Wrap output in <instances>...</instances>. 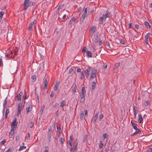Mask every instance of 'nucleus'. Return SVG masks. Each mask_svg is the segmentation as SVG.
Masks as SVG:
<instances>
[{
  "mask_svg": "<svg viewBox=\"0 0 152 152\" xmlns=\"http://www.w3.org/2000/svg\"><path fill=\"white\" fill-rule=\"evenodd\" d=\"M24 4V7L23 9L25 10H26L28 7H31L34 5L33 2L31 1L30 0H25Z\"/></svg>",
  "mask_w": 152,
  "mask_h": 152,
  "instance_id": "1",
  "label": "nucleus"
},
{
  "mask_svg": "<svg viewBox=\"0 0 152 152\" xmlns=\"http://www.w3.org/2000/svg\"><path fill=\"white\" fill-rule=\"evenodd\" d=\"M97 73V70L94 68L92 70L91 74V75L90 79L92 80L96 77V74Z\"/></svg>",
  "mask_w": 152,
  "mask_h": 152,
  "instance_id": "2",
  "label": "nucleus"
},
{
  "mask_svg": "<svg viewBox=\"0 0 152 152\" xmlns=\"http://www.w3.org/2000/svg\"><path fill=\"white\" fill-rule=\"evenodd\" d=\"M18 124V122L17 121V119L16 118H15L12 122L11 125V128L16 129L17 127Z\"/></svg>",
  "mask_w": 152,
  "mask_h": 152,
  "instance_id": "3",
  "label": "nucleus"
},
{
  "mask_svg": "<svg viewBox=\"0 0 152 152\" xmlns=\"http://www.w3.org/2000/svg\"><path fill=\"white\" fill-rule=\"evenodd\" d=\"M18 111L17 115L18 116H19L21 112V108L22 107V104L21 103H20L18 104Z\"/></svg>",
  "mask_w": 152,
  "mask_h": 152,
  "instance_id": "4",
  "label": "nucleus"
},
{
  "mask_svg": "<svg viewBox=\"0 0 152 152\" xmlns=\"http://www.w3.org/2000/svg\"><path fill=\"white\" fill-rule=\"evenodd\" d=\"M86 94H80V96L81 97V99H80V101L81 102H82L83 103L85 100V96H86Z\"/></svg>",
  "mask_w": 152,
  "mask_h": 152,
  "instance_id": "5",
  "label": "nucleus"
},
{
  "mask_svg": "<svg viewBox=\"0 0 152 152\" xmlns=\"http://www.w3.org/2000/svg\"><path fill=\"white\" fill-rule=\"evenodd\" d=\"M137 107L134 106L133 107V111L134 112V118H135L136 116V115L138 113V110H137Z\"/></svg>",
  "mask_w": 152,
  "mask_h": 152,
  "instance_id": "6",
  "label": "nucleus"
},
{
  "mask_svg": "<svg viewBox=\"0 0 152 152\" xmlns=\"http://www.w3.org/2000/svg\"><path fill=\"white\" fill-rule=\"evenodd\" d=\"M64 7V5L61 4L58 7V8L57 10L56 13H57V14H58V15H59L60 14V13L59 12V10L61 9H62Z\"/></svg>",
  "mask_w": 152,
  "mask_h": 152,
  "instance_id": "7",
  "label": "nucleus"
},
{
  "mask_svg": "<svg viewBox=\"0 0 152 152\" xmlns=\"http://www.w3.org/2000/svg\"><path fill=\"white\" fill-rule=\"evenodd\" d=\"M77 20V18L74 17L72 18L69 23V24L71 25L73 24V22H75Z\"/></svg>",
  "mask_w": 152,
  "mask_h": 152,
  "instance_id": "8",
  "label": "nucleus"
},
{
  "mask_svg": "<svg viewBox=\"0 0 152 152\" xmlns=\"http://www.w3.org/2000/svg\"><path fill=\"white\" fill-rule=\"evenodd\" d=\"M105 18L104 17V14L102 16L100 17L99 20V24H102L103 23V20Z\"/></svg>",
  "mask_w": 152,
  "mask_h": 152,
  "instance_id": "9",
  "label": "nucleus"
},
{
  "mask_svg": "<svg viewBox=\"0 0 152 152\" xmlns=\"http://www.w3.org/2000/svg\"><path fill=\"white\" fill-rule=\"evenodd\" d=\"M44 85L43 86V88L44 89H45L47 88V86L48 84V81L47 79H45L44 82Z\"/></svg>",
  "mask_w": 152,
  "mask_h": 152,
  "instance_id": "10",
  "label": "nucleus"
},
{
  "mask_svg": "<svg viewBox=\"0 0 152 152\" xmlns=\"http://www.w3.org/2000/svg\"><path fill=\"white\" fill-rule=\"evenodd\" d=\"M23 95V92H20L17 96V100L18 101H20L21 99V96Z\"/></svg>",
  "mask_w": 152,
  "mask_h": 152,
  "instance_id": "11",
  "label": "nucleus"
},
{
  "mask_svg": "<svg viewBox=\"0 0 152 152\" xmlns=\"http://www.w3.org/2000/svg\"><path fill=\"white\" fill-rule=\"evenodd\" d=\"M110 16V13L107 10L106 13L105 15H104V17L105 18V20L106 18H109Z\"/></svg>",
  "mask_w": 152,
  "mask_h": 152,
  "instance_id": "12",
  "label": "nucleus"
},
{
  "mask_svg": "<svg viewBox=\"0 0 152 152\" xmlns=\"http://www.w3.org/2000/svg\"><path fill=\"white\" fill-rule=\"evenodd\" d=\"M92 87L91 89L93 91L95 88L96 86V83L94 81H93L91 83Z\"/></svg>",
  "mask_w": 152,
  "mask_h": 152,
  "instance_id": "13",
  "label": "nucleus"
},
{
  "mask_svg": "<svg viewBox=\"0 0 152 152\" xmlns=\"http://www.w3.org/2000/svg\"><path fill=\"white\" fill-rule=\"evenodd\" d=\"M32 110V106L31 105H29V107L27 108L26 109V113H28V112L31 111Z\"/></svg>",
  "mask_w": 152,
  "mask_h": 152,
  "instance_id": "14",
  "label": "nucleus"
},
{
  "mask_svg": "<svg viewBox=\"0 0 152 152\" xmlns=\"http://www.w3.org/2000/svg\"><path fill=\"white\" fill-rule=\"evenodd\" d=\"M143 118H142L141 115L140 114L139 115V118L138 120V121L140 123H142L143 120Z\"/></svg>",
  "mask_w": 152,
  "mask_h": 152,
  "instance_id": "15",
  "label": "nucleus"
},
{
  "mask_svg": "<svg viewBox=\"0 0 152 152\" xmlns=\"http://www.w3.org/2000/svg\"><path fill=\"white\" fill-rule=\"evenodd\" d=\"M7 97L5 99L4 101L3 102V106L4 107L3 111H4V108L5 107L6 104L7 103Z\"/></svg>",
  "mask_w": 152,
  "mask_h": 152,
  "instance_id": "16",
  "label": "nucleus"
},
{
  "mask_svg": "<svg viewBox=\"0 0 152 152\" xmlns=\"http://www.w3.org/2000/svg\"><path fill=\"white\" fill-rule=\"evenodd\" d=\"M88 135L87 134L85 135L83 137V142H87L88 141Z\"/></svg>",
  "mask_w": 152,
  "mask_h": 152,
  "instance_id": "17",
  "label": "nucleus"
},
{
  "mask_svg": "<svg viewBox=\"0 0 152 152\" xmlns=\"http://www.w3.org/2000/svg\"><path fill=\"white\" fill-rule=\"evenodd\" d=\"M86 55L89 57H91L92 56V53L89 51H87L86 52Z\"/></svg>",
  "mask_w": 152,
  "mask_h": 152,
  "instance_id": "18",
  "label": "nucleus"
},
{
  "mask_svg": "<svg viewBox=\"0 0 152 152\" xmlns=\"http://www.w3.org/2000/svg\"><path fill=\"white\" fill-rule=\"evenodd\" d=\"M86 17L82 15V17L80 18V24H82L83 23L85 18Z\"/></svg>",
  "mask_w": 152,
  "mask_h": 152,
  "instance_id": "19",
  "label": "nucleus"
},
{
  "mask_svg": "<svg viewBox=\"0 0 152 152\" xmlns=\"http://www.w3.org/2000/svg\"><path fill=\"white\" fill-rule=\"evenodd\" d=\"M136 131L135 132H134L132 135V136H133L135 135H136L138 134L140 132H141L140 130L139 129H135Z\"/></svg>",
  "mask_w": 152,
  "mask_h": 152,
  "instance_id": "20",
  "label": "nucleus"
},
{
  "mask_svg": "<svg viewBox=\"0 0 152 152\" xmlns=\"http://www.w3.org/2000/svg\"><path fill=\"white\" fill-rule=\"evenodd\" d=\"M15 129L11 128L10 132L9 134V136H10V135H11V136H13V135L14 133V130Z\"/></svg>",
  "mask_w": 152,
  "mask_h": 152,
  "instance_id": "21",
  "label": "nucleus"
},
{
  "mask_svg": "<svg viewBox=\"0 0 152 152\" xmlns=\"http://www.w3.org/2000/svg\"><path fill=\"white\" fill-rule=\"evenodd\" d=\"M86 88L85 87H83L82 89L81 90V94H86Z\"/></svg>",
  "mask_w": 152,
  "mask_h": 152,
  "instance_id": "22",
  "label": "nucleus"
},
{
  "mask_svg": "<svg viewBox=\"0 0 152 152\" xmlns=\"http://www.w3.org/2000/svg\"><path fill=\"white\" fill-rule=\"evenodd\" d=\"M66 101L65 100H63L61 102L60 107L63 108L66 105Z\"/></svg>",
  "mask_w": 152,
  "mask_h": 152,
  "instance_id": "23",
  "label": "nucleus"
},
{
  "mask_svg": "<svg viewBox=\"0 0 152 152\" xmlns=\"http://www.w3.org/2000/svg\"><path fill=\"white\" fill-rule=\"evenodd\" d=\"M87 9H88V8H86L84 10V12L83 13V14L82 15L85 16L87 17Z\"/></svg>",
  "mask_w": 152,
  "mask_h": 152,
  "instance_id": "24",
  "label": "nucleus"
},
{
  "mask_svg": "<svg viewBox=\"0 0 152 152\" xmlns=\"http://www.w3.org/2000/svg\"><path fill=\"white\" fill-rule=\"evenodd\" d=\"M45 107V105H43V106H42L41 107V109H40V113L41 115H42L43 113V111H44V110Z\"/></svg>",
  "mask_w": 152,
  "mask_h": 152,
  "instance_id": "25",
  "label": "nucleus"
},
{
  "mask_svg": "<svg viewBox=\"0 0 152 152\" xmlns=\"http://www.w3.org/2000/svg\"><path fill=\"white\" fill-rule=\"evenodd\" d=\"M91 69L90 67H88L85 71V72L86 74H89V72L90 71Z\"/></svg>",
  "mask_w": 152,
  "mask_h": 152,
  "instance_id": "26",
  "label": "nucleus"
},
{
  "mask_svg": "<svg viewBox=\"0 0 152 152\" xmlns=\"http://www.w3.org/2000/svg\"><path fill=\"white\" fill-rule=\"evenodd\" d=\"M26 91L25 90V93L24 94L23 97V99H24V103L25 102V99H27V98H26Z\"/></svg>",
  "mask_w": 152,
  "mask_h": 152,
  "instance_id": "27",
  "label": "nucleus"
},
{
  "mask_svg": "<svg viewBox=\"0 0 152 152\" xmlns=\"http://www.w3.org/2000/svg\"><path fill=\"white\" fill-rule=\"evenodd\" d=\"M31 79L32 81V82H34L36 79V76L35 75H34L31 77Z\"/></svg>",
  "mask_w": 152,
  "mask_h": 152,
  "instance_id": "28",
  "label": "nucleus"
},
{
  "mask_svg": "<svg viewBox=\"0 0 152 152\" xmlns=\"http://www.w3.org/2000/svg\"><path fill=\"white\" fill-rule=\"evenodd\" d=\"M145 26H147L148 28H149L151 27V26L149 25V23L147 21H145Z\"/></svg>",
  "mask_w": 152,
  "mask_h": 152,
  "instance_id": "29",
  "label": "nucleus"
},
{
  "mask_svg": "<svg viewBox=\"0 0 152 152\" xmlns=\"http://www.w3.org/2000/svg\"><path fill=\"white\" fill-rule=\"evenodd\" d=\"M77 88V85L76 84L74 85V87L73 88L72 91L73 92V93H74L76 92V90Z\"/></svg>",
  "mask_w": 152,
  "mask_h": 152,
  "instance_id": "30",
  "label": "nucleus"
},
{
  "mask_svg": "<svg viewBox=\"0 0 152 152\" xmlns=\"http://www.w3.org/2000/svg\"><path fill=\"white\" fill-rule=\"evenodd\" d=\"M84 115V112L83 111H81V113L80 115L81 120H82L83 119Z\"/></svg>",
  "mask_w": 152,
  "mask_h": 152,
  "instance_id": "31",
  "label": "nucleus"
},
{
  "mask_svg": "<svg viewBox=\"0 0 152 152\" xmlns=\"http://www.w3.org/2000/svg\"><path fill=\"white\" fill-rule=\"evenodd\" d=\"M151 35V34L150 33H148L145 36V39L147 40L148 39V37Z\"/></svg>",
  "mask_w": 152,
  "mask_h": 152,
  "instance_id": "32",
  "label": "nucleus"
},
{
  "mask_svg": "<svg viewBox=\"0 0 152 152\" xmlns=\"http://www.w3.org/2000/svg\"><path fill=\"white\" fill-rule=\"evenodd\" d=\"M64 140H65V139L64 138H61L60 141L61 142V144L62 146H63V144H64Z\"/></svg>",
  "mask_w": 152,
  "mask_h": 152,
  "instance_id": "33",
  "label": "nucleus"
},
{
  "mask_svg": "<svg viewBox=\"0 0 152 152\" xmlns=\"http://www.w3.org/2000/svg\"><path fill=\"white\" fill-rule=\"evenodd\" d=\"M137 124H132V126L133 127V128L134 129H137Z\"/></svg>",
  "mask_w": 152,
  "mask_h": 152,
  "instance_id": "34",
  "label": "nucleus"
},
{
  "mask_svg": "<svg viewBox=\"0 0 152 152\" xmlns=\"http://www.w3.org/2000/svg\"><path fill=\"white\" fill-rule=\"evenodd\" d=\"M74 140L73 135V134H72L70 136V139L69 140V141L72 142Z\"/></svg>",
  "mask_w": 152,
  "mask_h": 152,
  "instance_id": "35",
  "label": "nucleus"
},
{
  "mask_svg": "<svg viewBox=\"0 0 152 152\" xmlns=\"http://www.w3.org/2000/svg\"><path fill=\"white\" fill-rule=\"evenodd\" d=\"M99 40V38L98 35H97L95 38V41L96 43L98 42Z\"/></svg>",
  "mask_w": 152,
  "mask_h": 152,
  "instance_id": "36",
  "label": "nucleus"
},
{
  "mask_svg": "<svg viewBox=\"0 0 152 152\" xmlns=\"http://www.w3.org/2000/svg\"><path fill=\"white\" fill-rule=\"evenodd\" d=\"M14 150L13 148L12 147H10L5 152H11Z\"/></svg>",
  "mask_w": 152,
  "mask_h": 152,
  "instance_id": "37",
  "label": "nucleus"
},
{
  "mask_svg": "<svg viewBox=\"0 0 152 152\" xmlns=\"http://www.w3.org/2000/svg\"><path fill=\"white\" fill-rule=\"evenodd\" d=\"M32 24H30L28 28V30L29 31H31L32 30Z\"/></svg>",
  "mask_w": 152,
  "mask_h": 152,
  "instance_id": "38",
  "label": "nucleus"
},
{
  "mask_svg": "<svg viewBox=\"0 0 152 152\" xmlns=\"http://www.w3.org/2000/svg\"><path fill=\"white\" fill-rule=\"evenodd\" d=\"M39 57L40 58V60H42L44 59V57L40 53H39Z\"/></svg>",
  "mask_w": 152,
  "mask_h": 152,
  "instance_id": "39",
  "label": "nucleus"
},
{
  "mask_svg": "<svg viewBox=\"0 0 152 152\" xmlns=\"http://www.w3.org/2000/svg\"><path fill=\"white\" fill-rule=\"evenodd\" d=\"M84 72L83 71V72H81V75L80 79L81 80H83V78H84Z\"/></svg>",
  "mask_w": 152,
  "mask_h": 152,
  "instance_id": "40",
  "label": "nucleus"
},
{
  "mask_svg": "<svg viewBox=\"0 0 152 152\" xmlns=\"http://www.w3.org/2000/svg\"><path fill=\"white\" fill-rule=\"evenodd\" d=\"M26 148V146H20V148L18 150L19 151H20L23 150V149H25Z\"/></svg>",
  "mask_w": 152,
  "mask_h": 152,
  "instance_id": "41",
  "label": "nucleus"
},
{
  "mask_svg": "<svg viewBox=\"0 0 152 152\" xmlns=\"http://www.w3.org/2000/svg\"><path fill=\"white\" fill-rule=\"evenodd\" d=\"M120 63H117L115 65V69L117 68L120 66Z\"/></svg>",
  "mask_w": 152,
  "mask_h": 152,
  "instance_id": "42",
  "label": "nucleus"
},
{
  "mask_svg": "<svg viewBox=\"0 0 152 152\" xmlns=\"http://www.w3.org/2000/svg\"><path fill=\"white\" fill-rule=\"evenodd\" d=\"M103 144L102 143V141H101L99 145V148H103Z\"/></svg>",
  "mask_w": 152,
  "mask_h": 152,
  "instance_id": "43",
  "label": "nucleus"
},
{
  "mask_svg": "<svg viewBox=\"0 0 152 152\" xmlns=\"http://www.w3.org/2000/svg\"><path fill=\"white\" fill-rule=\"evenodd\" d=\"M96 27L95 26H92L91 28V30L92 31V32L94 33L95 31Z\"/></svg>",
  "mask_w": 152,
  "mask_h": 152,
  "instance_id": "44",
  "label": "nucleus"
},
{
  "mask_svg": "<svg viewBox=\"0 0 152 152\" xmlns=\"http://www.w3.org/2000/svg\"><path fill=\"white\" fill-rule=\"evenodd\" d=\"M99 113L98 112H96L94 116V119H97L98 118V115L99 114Z\"/></svg>",
  "mask_w": 152,
  "mask_h": 152,
  "instance_id": "45",
  "label": "nucleus"
},
{
  "mask_svg": "<svg viewBox=\"0 0 152 152\" xmlns=\"http://www.w3.org/2000/svg\"><path fill=\"white\" fill-rule=\"evenodd\" d=\"M86 49H87V48H86V47H84L83 48V49L82 50V52L83 53H85L86 52Z\"/></svg>",
  "mask_w": 152,
  "mask_h": 152,
  "instance_id": "46",
  "label": "nucleus"
},
{
  "mask_svg": "<svg viewBox=\"0 0 152 152\" xmlns=\"http://www.w3.org/2000/svg\"><path fill=\"white\" fill-rule=\"evenodd\" d=\"M18 50V49H16L14 50V56H16L17 54Z\"/></svg>",
  "mask_w": 152,
  "mask_h": 152,
  "instance_id": "47",
  "label": "nucleus"
},
{
  "mask_svg": "<svg viewBox=\"0 0 152 152\" xmlns=\"http://www.w3.org/2000/svg\"><path fill=\"white\" fill-rule=\"evenodd\" d=\"M103 136L104 139L107 138L108 137V135L107 133L104 134H103Z\"/></svg>",
  "mask_w": 152,
  "mask_h": 152,
  "instance_id": "48",
  "label": "nucleus"
},
{
  "mask_svg": "<svg viewBox=\"0 0 152 152\" xmlns=\"http://www.w3.org/2000/svg\"><path fill=\"white\" fill-rule=\"evenodd\" d=\"M57 129L58 132H59V134H61V126L59 127H57Z\"/></svg>",
  "mask_w": 152,
  "mask_h": 152,
  "instance_id": "49",
  "label": "nucleus"
},
{
  "mask_svg": "<svg viewBox=\"0 0 152 152\" xmlns=\"http://www.w3.org/2000/svg\"><path fill=\"white\" fill-rule=\"evenodd\" d=\"M48 136L49 142H50L51 141V139L52 136L51 134H48Z\"/></svg>",
  "mask_w": 152,
  "mask_h": 152,
  "instance_id": "50",
  "label": "nucleus"
},
{
  "mask_svg": "<svg viewBox=\"0 0 152 152\" xmlns=\"http://www.w3.org/2000/svg\"><path fill=\"white\" fill-rule=\"evenodd\" d=\"M52 129L51 127H50V128L49 129L48 132V134H52Z\"/></svg>",
  "mask_w": 152,
  "mask_h": 152,
  "instance_id": "51",
  "label": "nucleus"
},
{
  "mask_svg": "<svg viewBox=\"0 0 152 152\" xmlns=\"http://www.w3.org/2000/svg\"><path fill=\"white\" fill-rule=\"evenodd\" d=\"M6 141L5 140H4L1 142H0V145H3L6 142Z\"/></svg>",
  "mask_w": 152,
  "mask_h": 152,
  "instance_id": "52",
  "label": "nucleus"
},
{
  "mask_svg": "<svg viewBox=\"0 0 152 152\" xmlns=\"http://www.w3.org/2000/svg\"><path fill=\"white\" fill-rule=\"evenodd\" d=\"M103 117V115L102 114H101L99 116V120L100 121L102 118Z\"/></svg>",
  "mask_w": 152,
  "mask_h": 152,
  "instance_id": "53",
  "label": "nucleus"
},
{
  "mask_svg": "<svg viewBox=\"0 0 152 152\" xmlns=\"http://www.w3.org/2000/svg\"><path fill=\"white\" fill-rule=\"evenodd\" d=\"M3 65V64L2 63V57L0 59V66H1Z\"/></svg>",
  "mask_w": 152,
  "mask_h": 152,
  "instance_id": "54",
  "label": "nucleus"
},
{
  "mask_svg": "<svg viewBox=\"0 0 152 152\" xmlns=\"http://www.w3.org/2000/svg\"><path fill=\"white\" fill-rule=\"evenodd\" d=\"M60 83V82L59 81H57L56 84L55 85L56 86L58 87Z\"/></svg>",
  "mask_w": 152,
  "mask_h": 152,
  "instance_id": "55",
  "label": "nucleus"
},
{
  "mask_svg": "<svg viewBox=\"0 0 152 152\" xmlns=\"http://www.w3.org/2000/svg\"><path fill=\"white\" fill-rule=\"evenodd\" d=\"M120 41V42L123 45H124L125 44V42L124 40L121 39Z\"/></svg>",
  "mask_w": 152,
  "mask_h": 152,
  "instance_id": "56",
  "label": "nucleus"
},
{
  "mask_svg": "<svg viewBox=\"0 0 152 152\" xmlns=\"http://www.w3.org/2000/svg\"><path fill=\"white\" fill-rule=\"evenodd\" d=\"M73 69L72 68H70L69 70V74H70L73 71Z\"/></svg>",
  "mask_w": 152,
  "mask_h": 152,
  "instance_id": "57",
  "label": "nucleus"
},
{
  "mask_svg": "<svg viewBox=\"0 0 152 152\" xmlns=\"http://www.w3.org/2000/svg\"><path fill=\"white\" fill-rule=\"evenodd\" d=\"M37 23V22L36 20H34V21H33L32 22H31L30 24H32V25L33 26V25L34 24H36Z\"/></svg>",
  "mask_w": 152,
  "mask_h": 152,
  "instance_id": "58",
  "label": "nucleus"
},
{
  "mask_svg": "<svg viewBox=\"0 0 152 152\" xmlns=\"http://www.w3.org/2000/svg\"><path fill=\"white\" fill-rule=\"evenodd\" d=\"M75 143V145H78V141L77 139H76L75 141H74Z\"/></svg>",
  "mask_w": 152,
  "mask_h": 152,
  "instance_id": "59",
  "label": "nucleus"
},
{
  "mask_svg": "<svg viewBox=\"0 0 152 152\" xmlns=\"http://www.w3.org/2000/svg\"><path fill=\"white\" fill-rule=\"evenodd\" d=\"M145 102L146 103L147 106L150 104L151 103L150 101H145L144 102Z\"/></svg>",
  "mask_w": 152,
  "mask_h": 152,
  "instance_id": "60",
  "label": "nucleus"
},
{
  "mask_svg": "<svg viewBox=\"0 0 152 152\" xmlns=\"http://www.w3.org/2000/svg\"><path fill=\"white\" fill-rule=\"evenodd\" d=\"M34 123L32 121L30 123V127L32 128L34 126Z\"/></svg>",
  "mask_w": 152,
  "mask_h": 152,
  "instance_id": "61",
  "label": "nucleus"
},
{
  "mask_svg": "<svg viewBox=\"0 0 152 152\" xmlns=\"http://www.w3.org/2000/svg\"><path fill=\"white\" fill-rule=\"evenodd\" d=\"M54 95V93L53 92V91H52L51 92V94L50 95V97L51 98H53V97Z\"/></svg>",
  "mask_w": 152,
  "mask_h": 152,
  "instance_id": "62",
  "label": "nucleus"
},
{
  "mask_svg": "<svg viewBox=\"0 0 152 152\" xmlns=\"http://www.w3.org/2000/svg\"><path fill=\"white\" fill-rule=\"evenodd\" d=\"M58 86H56L55 85L54 88V89L55 91H57L58 89Z\"/></svg>",
  "mask_w": 152,
  "mask_h": 152,
  "instance_id": "63",
  "label": "nucleus"
},
{
  "mask_svg": "<svg viewBox=\"0 0 152 152\" xmlns=\"http://www.w3.org/2000/svg\"><path fill=\"white\" fill-rule=\"evenodd\" d=\"M48 146H46L45 147V150L44 152H49L48 150L47 149Z\"/></svg>",
  "mask_w": 152,
  "mask_h": 152,
  "instance_id": "64",
  "label": "nucleus"
}]
</instances>
